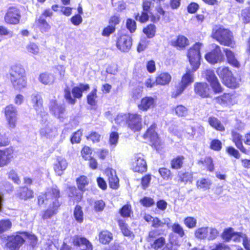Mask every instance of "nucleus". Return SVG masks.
Segmentation results:
<instances>
[{
	"label": "nucleus",
	"mask_w": 250,
	"mask_h": 250,
	"mask_svg": "<svg viewBox=\"0 0 250 250\" xmlns=\"http://www.w3.org/2000/svg\"><path fill=\"white\" fill-rule=\"evenodd\" d=\"M202 46V43L196 42L188 50L187 56L192 69H188L186 73L183 75L176 90L172 93L173 97L176 98L180 95L188 85L194 82V73L198 69L200 65V50Z\"/></svg>",
	"instance_id": "1"
},
{
	"label": "nucleus",
	"mask_w": 250,
	"mask_h": 250,
	"mask_svg": "<svg viewBox=\"0 0 250 250\" xmlns=\"http://www.w3.org/2000/svg\"><path fill=\"white\" fill-rule=\"evenodd\" d=\"M211 37L224 45L232 46L234 44L232 33L222 26H215L212 29Z\"/></svg>",
	"instance_id": "2"
},
{
	"label": "nucleus",
	"mask_w": 250,
	"mask_h": 250,
	"mask_svg": "<svg viewBox=\"0 0 250 250\" xmlns=\"http://www.w3.org/2000/svg\"><path fill=\"white\" fill-rule=\"evenodd\" d=\"M10 79L14 87L17 89H21L26 85L24 69L19 65L11 67L10 70Z\"/></svg>",
	"instance_id": "3"
},
{
	"label": "nucleus",
	"mask_w": 250,
	"mask_h": 250,
	"mask_svg": "<svg viewBox=\"0 0 250 250\" xmlns=\"http://www.w3.org/2000/svg\"><path fill=\"white\" fill-rule=\"evenodd\" d=\"M89 86L88 84L80 83L79 85L74 87L72 89V93L74 97L71 96L70 90L66 88L64 91V97L67 102L71 104H74L76 100L75 98L80 99L83 96V92L89 89Z\"/></svg>",
	"instance_id": "4"
},
{
	"label": "nucleus",
	"mask_w": 250,
	"mask_h": 250,
	"mask_svg": "<svg viewBox=\"0 0 250 250\" xmlns=\"http://www.w3.org/2000/svg\"><path fill=\"white\" fill-rule=\"evenodd\" d=\"M4 113L8 127L13 129L16 126L18 110L13 104H9L4 108Z\"/></svg>",
	"instance_id": "5"
},
{
	"label": "nucleus",
	"mask_w": 250,
	"mask_h": 250,
	"mask_svg": "<svg viewBox=\"0 0 250 250\" xmlns=\"http://www.w3.org/2000/svg\"><path fill=\"white\" fill-rule=\"evenodd\" d=\"M21 18L19 10L15 7H11L7 10L4 19L7 23L17 24L19 23Z\"/></svg>",
	"instance_id": "6"
},
{
	"label": "nucleus",
	"mask_w": 250,
	"mask_h": 250,
	"mask_svg": "<svg viewBox=\"0 0 250 250\" xmlns=\"http://www.w3.org/2000/svg\"><path fill=\"white\" fill-rule=\"evenodd\" d=\"M127 125L133 131L140 130L142 128L141 115L137 113L128 114Z\"/></svg>",
	"instance_id": "7"
},
{
	"label": "nucleus",
	"mask_w": 250,
	"mask_h": 250,
	"mask_svg": "<svg viewBox=\"0 0 250 250\" xmlns=\"http://www.w3.org/2000/svg\"><path fill=\"white\" fill-rule=\"evenodd\" d=\"M24 239L22 235H12L8 237V242L6 247L10 250H16L22 245Z\"/></svg>",
	"instance_id": "8"
},
{
	"label": "nucleus",
	"mask_w": 250,
	"mask_h": 250,
	"mask_svg": "<svg viewBox=\"0 0 250 250\" xmlns=\"http://www.w3.org/2000/svg\"><path fill=\"white\" fill-rule=\"evenodd\" d=\"M14 149L10 147L0 149V167H3L10 163L13 158Z\"/></svg>",
	"instance_id": "9"
},
{
	"label": "nucleus",
	"mask_w": 250,
	"mask_h": 250,
	"mask_svg": "<svg viewBox=\"0 0 250 250\" xmlns=\"http://www.w3.org/2000/svg\"><path fill=\"white\" fill-rule=\"evenodd\" d=\"M49 109L51 114L60 118L65 111V105L64 104L58 103L55 100H52L50 101Z\"/></svg>",
	"instance_id": "10"
},
{
	"label": "nucleus",
	"mask_w": 250,
	"mask_h": 250,
	"mask_svg": "<svg viewBox=\"0 0 250 250\" xmlns=\"http://www.w3.org/2000/svg\"><path fill=\"white\" fill-rule=\"evenodd\" d=\"M132 45L131 38L127 35H123L119 37L117 42V47L123 52H127Z\"/></svg>",
	"instance_id": "11"
},
{
	"label": "nucleus",
	"mask_w": 250,
	"mask_h": 250,
	"mask_svg": "<svg viewBox=\"0 0 250 250\" xmlns=\"http://www.w3.org/2000/svg\"><path fill=\"white\" fill-rule=\"evenodd\" d=\"M206 60L210 63H215L221 62L223 57L220 47L217 46L216 48L205 55Z\"/></svg>",
	"instance_id": "12"
},
{
	"label": "nucleus",
	"mask_w": 250,
	"mask_h": 250,
	"mask_svg": "<svg viewBox=\"0 0 250 250\" xmlns=\"http://www.w3.org/2000/svg\"><path fill=\"white\" fill-rule=\"evenodd\" d=\"M105 172L108 177L110 187L113 189H117L119 186V180L117 176L116 171L111 168H107L105 169Z\"/></svg>",
	"instance_id": "13"
},
{
	"label": "nucleus",
	"mask_w": 250,
	"mask_h": 250,
	"mask_svg": "<svg viewBox=\"0 0 250 250\" xmlns=\"http://www.w3.org/2000/svg\"><path fill=\"white\" fill-rule=\"evenodd\" d=\"M195 93L202 98L208 97L209 95L210 89L206 83H196L194 84Z\"/></svg>",
	"instance_id": "14"
},
{
	"label": "nucleus",
	"mask_w": 250,
	"mask_h": 250,
	"mask_svg": "<svg viewBox=\"0 0 250 250\" xmlns=\"http://www.w3.org/2000/svg\"><path fill=\"white\" fill-rule=\"evenodd\" d=\"M40 133L42 137L50 139L54 138L58 135L57 129L50 125L42 127Z\"/></svg>",
	"instance_id": "15"
},
{
	"label": "nucleus",
	"mask_w": 250,
	"mask_h": 250,
	"mask_svg": "<svg viewBox=\"0 0 250 250\" xmlns=\"http://www.w3.org/2000/svg\"><path fill=\"white\" fill-rule=\"evenodd\" d=\"M232 141L234 143L235 146L242 152L245 154H248V150L243 145L242 136L238 133L235 129H233L231 132Z\"/></svg>",
	"instance_id": "16"
},
{
	"label": "nucleus",
	"mask_w": 250,
	"mask_h": 250,
	"mask_svg": "<svg viewBox=\"0 0 250 250\" xmlns=\"http://www.w3.org/2000/svg\"><path fill=\"white\" fill-rule=\"evenodd\" d=\"M217 102L221 104L226 105H233L236 103V96L232 94L225 93L216 98Z\"/></svg>",
	"instance_id": "17"
},
{
	"label": "nucleus",
	"mask_w": 250,
	"mask_h": 250,
	"mask_svg": "<svg viewBox=\"0 0 250 250\" xmlns=\"http://www.w3.org/2000/svg\"><path fill=\"white\" fill-rule=\"evenodd\" d=\"M60 205L58 200L55 199L53 202L52 205H50L48 209L42 211V218L44 220L48 219L57 214Z\"/></svg>",
	"instance_id": "18"
},
{
	"label": "nucleus",
	"mask_w": 250,
	"mask_h": 250,
	"mask_svg": "<svg viewBox=\"0 0 250 250\" xmlns=\"http://www.w3.org/2000/svg\"><path fill=\"white\" fill-rule=\"evenodd\" d=\"M147 169L146 162L142 156H137L133 164V169L135 172H145Z\"/></svg>",
	"instance_id": "19"
},
{
	"label": "nucleus",
	"mask_w": 250,
	"mask_h": 250,
	"mask_svg": "<svg viewBox=\"0 0 250 250\" xmlns=\"http://www.w3.org/2000/svg\"><path fill=\"white\" fill-rule=\"evenodd\" d=\"M155 125H152L144 134L145 139H148L153 145H157L159 143V139L157 133L155 132Z\"/></svg>",
	"instance_id": "20"
},
{
	"label": "nucleus",
	"mask_w": 250,
	"mask_h": 250,
	"mask_svg": "<svg viewBox=\"0 0 250 250\" xmlns=\"http://www.w3.org/2000/svg\"><path fill=\"white\" fill-rule=\"evenodd\" d=\"M155 100L151 97H145L142 99L138 106L140 110L146 111L148 109L153 107Z\"/></svg>",
	"instance_id": "21"
},
{
	"label": "nucleus",
	"mask_w": 250,
	"mask_h": 250,
	"mask_svg": "<svg viewBox=\"0 0 250 250\" xmlns=\"http://www.w3.org/2000/svg\"><path fill=\"white\" fill-rule=\"evenodd\" d=\"M67 167L66 160L62 157L57 158V163L54 165V170L59 175H61L62 171L65 170Z\"/></svg>",
	"instance_id": "22"
},
{
	"label": "nucleus",
	"mask_w": 250,
	"mask_h": 250,
	"mask_svg": "<svg viewBox=\"0 0 250 250\" xmlns=\"http://www.w3.org/2000/svg\"><path fill=\"white\" fill-rule=\"evenodd\" d=\"M35 25L39 28L42 32H47L50 29V25L42 16L36 19Z\"/></svg>",
	"instance_id": "23"
},
{
	"label": "nucleus",
	"mask_w": 250,
	"mask_h": 250,
	"mask_svg": "<svg viewBox=\"0 0 250 250\" xmlns=\"http://www.w3.org/2000/svg\"><path fill=\"white\" fill-rule=\"evenodd\" d=\"M171 80V75L168 73H162L156 78L155 82L157 84L165 85L168 84Z\"/></svg>",
	"instance_id": "24"
},
{
	"label": "nucleus",
	"mask_w": 250,
	"mask_h": 250,
	"mask_svg": "<svg viewBox=\"0 0 250 250\" xmlns=\"http://www.w3.org/2000/svg\"><path fill=\"white\" fill-rule=\"evenodd\" d=\"M216 73L219 77L222 80L223 82L226 81L229 77L231 76V72L229 69L228 67L221 66L217 68Z\"/></svg>",
	"instance_id": "25"
},
{
	"label": "nucleus",
	"mask_w": 250,
	"mask_h": 250,
	"mask_svg": "<svg viewBox=\"0 0 250 250\" xmlns=\"http://www.w3.org/2000/svg\"><path fill=\"white\" fill-rule=\"evenodd\" d=\"M18 195L21 199L27 200L33 197V192L26 187H21L19 188Z\"/></svg>",
	"instance_id": "26"
},
{
	"label": "nucleus",
	"mask_w": 250,
	"mask_h": 250,
	"mask_svg": "<svg viewBox=\"0 0 250 250\" xmlns=\"http://www.w3.org/2000/svg\"><path fill=\"white\" fill-rule=\"evenodd\" d=\"M48 198L51 200L52 202L58 200L57 198L60 197V190L56 186H53L51 188L47 189L46 192Z\"/></svg>",
	"instance_id": "27"
},
{
	"label": "nucleus",
	"mask_w": 250,
	"mask_h": 250,
	"mask_svg": "<svg viewBox=\"0 0 250 250\" xmlns=\"http://www.w3.org/2000/svg\"><path fill=\"white\" fill-rule=\"evenodd\" d=\"M39 80L44 84H50L54 82L55 77L53 74L44 73L40 75Z\"/></svg>",
	"instance_id": "28"
},
{
	"label": "nucleus",
	"mask_w": 250,
	"mask_h": 250,
	"mask_svg": "<svg viewBox=\"0 0 250 250\" xmlns=\"http://www.w3.org/2000/svg\"><path fill=\"white\" fill-rule=\"evenodd\" d=\"M224 51L229 63L236 67H238L239 66V63L235 58L234 53L228 49H225Z\"/></svg>",
	"instance_id": "29"
},
{
	"label": "nucleus",
	"mask_w": 250,
	"mask_h": 250,
	"mask_svg": "<svg viewBox=\"0 0 250 250\" xmlns=\"http://www.w3.org/2000/svg\"><path fill=\"white\" fill-rule=\"evenodd\" d=\"M31 101L34 107L37 111L41 109L42 101L41 96L39 94H33L31 97Z\"/></svg>",
	"instance_id": "30"
},
{
	"label": "nucleus",
	"mask_w": 250,
	"mask_h": 250,
	"mask_svg": "<svg viewBox=\"0 0 250 250\" xmlns=\"http://www.w3.org/2000/svg\"><path fill=\"white\" fill-rule=\"evenodd\" d=\"M99 240L101 243L104 244L109 243L112 239V234L107 230L101 232L99 235Z\"/></svg>",
	"instance_id": "31"
},
{
	"label": "nucleus",
	"mask_w": 250,
	"mask_h": 250,
	"mask_svg": "<svg viewBox=\"0 0 250 250\" xmlns=\"http://www.w3.org/2000/svg\"><path fill=\"white\" fill-rule=\"evenodd\" d=\"M208 121L209 125L215 129L220 131L225 130V127L216 118L210 117Z\"/></svg>",
	"instance_id": "32"
},
{
	"label": "nucleus",
	"mask_w": 250,
	"mask_h": 250,
	"mask_svg": "<svg viewBox=\"0 0 250 250\" xmlns=\"http://www.w3.org/2000/svg\"><path fill=\"white\" fill-rule=\"evenodd\" d=\"M73 243L75 246H84L86 249H88L89 245L92 247L91 244L86 239L78 236H75L73 237Z\"/></svg>",
	"instance_id": "33"
},
{
	"label": "nucleus",
	"mask_w": 250,
	"mask_h": 250,
	"mask_svg": "<svg viewBox=\"0 0 250 250\" xmlns=\"http://www.w3.org/2000/svg\"><path fill=\"white\" fill-rule=\"evenodd\" d=\"M188 40L183 36H179L175 41L172 42V44L174 46L181 48L185 47L188 44Z\"/></svg>",
	"instance_id": "34"
},
{
	"label": "nucleus",
	"mask_w": 250,
	"mask_h": 250,
	"mask_svg": "<svg viewBox=\"0 0 250 250\" xmlns=\"http://www.w3.org/2000/svg\"><path fill=\"white\" fill-rule=\"evenodd\" d=\"M74 217L76 221L79 223H82L83 220V212L82 208L80 206H76L73 211Z\"/></svg>",
	"instance_id": "35"
},
{
	"label": "nucleus",
	"mask_w": 250,
	"mask_h": 250,
	"mask_svg": "<svg viewBox=\"0 0 250 250\" xmlns=\"http://www.w3.org/2000/svg\"><path fill=\"white\" fill-rule=\"evenodd\" d=\"M195 237L200 239H208V227H201L196 229L194 232Z\"/></svg>",
	"instance_id": "36"
},
{
	"label": "nucleus",
	"mask_w": 250,
	"mask_h": 250,
	"mask_svg": "<svg viewBox=\"0 0 250 250\" xmlns=\"http://www.w3.org/2000/svg\"><path fill=\"white\" fill-rule=\"evenodd\" d=\"M26 50L27 53L38 55L40 53V48L39 46L34 42H30L26 46Z\"/></svg>",
	"instance_id": "37"
},
{
	"label": "nucleus",
	"mask_w": 250,
	"mask_h": 250,
	"mask_svg": "<svg viewBox=\"0 0 250 250\" xmlns=\"http://www.w3.org/2000/svg\"><path fill=\"white\" fill-rule=\"evenodd\" d=\"M198 164L199 165H204L209 171H213L214 170L213 160L210 157H207L204 160L199 161Z\"/></svg>",
	"instance_id": "38"
},
{
	"label": "nucleus",
	"mask_w": 250,
	"mask_h": 250,
	"mask_svg": "<svg viewBox=\"0 0 250 250\" xmlns=\"http://www.w3.org/2000/svg\"><path fill=\"white\" fill-rule=\"evenodd\" d=\"M211 185V182L210 180L207 179L203 178L197 182V188L203 189L204 190L209 189Z\"/></svg>",
	"instance_id": "39"
},
{
	"label": "nucleus",
	"mask_w": 250,
	"mask_h": 250,
	"mask_svg": "<svg viewBox=\"0 0 250 250\" xmlns=\"http://www.w3.org/2000/svg\"><path fill=\"white\" fill-rule=\"evenodd\" d=\"M183 156H177L171 162V167L174 169H179L182 166L184 160Z\"/></svg>",
	"instance_id": "40"
},
{
	"label": "nucleus",
	"mask_w": 250,
	"mask_h": 250,
	"mask_svg": "<svg viewBox=\"0 0 250 250\" xmlns=\"http://www.w3.org/2000/svg\"><path fill=\"white\" fill-rule=\"evenodd\" d=\"M184 223L188 229H193L196 227L197 220L193 217H187L185 218Z\"/></svg>",
	"instance_id": "41"
},
{
	"label": "nucleus",
	"mask_w": 250,
	"mask_h": 250,
	"mask_svg": "<svg viewBox=\"0 0 250 250\" xmlns=\"http://www.w3.org/2000/svg\"><path fill=\"white\" fill-rule=\"evenodd\" d=\"M231 240L236 242H240L242 241L243 245L244 242H247L248 241L247 237L245 234L242 233H236L234 231H233Z\"/></svg>",
	"instance_id": "42"
},
{
	"label": "nucleus",
	"mask_w": 250,
	"mask_h": 250,
	"mask_svg": "<svg viewBox=\"0 0 250 250\" xmlns=\"http://www.w3.org/2000/svg\"><path fill=\"white\" fill-rule=\"evenodd\" d=\"M173 232L177 234L180 237H183L185 233L183 227L178 223H174L171 226Z\"/></svg>",
	"instance_id": "43"
},
{
	"label": "nucleus",
	"mask_w": 250,
	"mask_h": 250,
	"mask_svg": "<svg viewBox=\"0 0 250 250\" xmlns=\"http://www.w3.org/2000/svg\"><path fill=\"white\" fill-rule=\"evenodd\" d=\"M223 83L228 87L231 88H236L238 85V82L236 79L232 76V74H231V76L229 77V79L226 80Z\"/></svg>",
	"instance_id": "44"
},
{
	"label": "nucleus",
	"mask_w": 250,
	"mask_h": 250,
	"mask_svg": "<svg viewBox=\"0 0 250 250\" xmlns=\"http://www.w3.org/2000/svg\"><path fill=\"white\" fill-rule=\"evenodd\" d=\"M156 27L154 24H150L143 30L144 33L148 38H152L155 33Z\"/></svg>",
	"instance_id": "45"
},
{
	"label": "nucleus",
	"mask_w": 250,
	"mask_h": 250,
	"mask_svg": "<svg viewBox=\"0 0 250 250\" xmlns=\"http://www.w3.org/2000/svg\"><path fill=\"white\" fill-rule=\"evenodd\" d=\"M128 118V114H120L118 115L115 119L116 123L120 125H124L127 124Z\"/></svg>",
	"instance_id": "46"
},
{
	"label": "nucleus",
	"mask_w": 250,
	"mask_h": 250,
	"mask_svg": "<svg viewBox=\"0 0 250 250\" xmlns=\"http://www.w3.org/2000/svg\"><path fill=\"white\" fill-rule=\"evenodd\" d=\"M165 242V239L161 237L155 240L153 243L151 244V246L154 250H158L164 246Z\"/></svg>",
	"instance_id": "47"
},
{
	"label": "nucleus",
	"mask_w": 250,
	"mask_h": 250,
	"mask_svg": "<svg viewBox=\"0 0 250 250\" xmlns=\"http://www.w3.org/2000/svg\"><path fill=\"white\" fill-rule=\"evenodd\" d=\"M77 183L78 188L82 190L85 188V187L87 185L88 182L87 177L84 176H82L77 180Z\"/></svg>",
	"instance_id": "48"
},
{
	"label": "nucleus",
	"mask_w": 250,
	"mask_h": 250,
	"mask_svg": "<svg viewBox=\"0 0 250 250\" xmlns=\"http://www.w3.org/2000/svg\"><path fill=\"white\" fill-rule=\"evenodd\" d=\"M120 212L121 215L124 217H128L130 216L131 213H132L131 206L125 205L124 206L120 209Z\"/></svg>",
	"instance_id": "49"
},
{
	"label": "nucleus",
	"mask_w": 250,
	"mask_h": 250,
	"mask_svg": "<svg viewBox=\"0 0 250 250\" xmlns=\"http://www.w3.org/2000/svg\"><path fill=\"white\" fill-rule=\"evenodd\" d=\"M97 98L96 90H92L87 96V103L91 105H95L96 103Z\"/></svg>",
	"instance_id": "50"
},
{
	"label": "nucleus",
	"mask_w": 250,
	"mask_h": 250,
	"mask_svg": "<svg viewBox=\"0 0 250 250\" xmlns=\"http://www.w3.org/2000/svg\"><path fill=\"white\" fill-rule=\"evenodd\" d=\"M175 113L179 117H184L188 115V111L186 107L180 105L175 108Z\"/></svg>",
	"instance_id": "51"
},
{
	"label": "nucleus",
	"mask_w": 250,
	"mask_h": 250,
	"mask_svg": "<svg viewBox=\"0 0 250 250\" xmlns=\"http://www.w3.org/2000/svg\"><path fill=\"white\" fill-rule=\"evenodd\" d=\"M219 235V231L214 228L208 227V239L212 240L215 239Z\"/></svg>",
	"instance_id": "52"
},
{
	"label": "nucleus",
	"mask_w": 250,
	"mask_h": 250,
	"mask_svg": "<svg viewBox=\"0 0 250 250\" xmlns=\"http://www.w3.org/2000/svg\"><path fill=\"white\" fill-rule=\"evenodd\" d=\"M233 230L231 228L225 229L222 234V238L226 241H229L232 239Z\"/></svg>",
	"instance_id": "53"
},
{
	"label": "nucleus",
	"mask_w": 250,
	"mask_h": 250,
	"mask_svg": "<svg viewBox=\"0 0 250 250\" xmlns=\"http://www.w3.org/2000/svg\"><path fill=\"white\" fill-rule=\"evenodd\" d=\"M119 139L118 133L115 131H112L109 136V144L111 146L115 147L118 143Z\"/></svg>",
	"instance_id": "54"
},
{
	"label": "nucleus",
	"mask_w": 250,
	"mask_h": 250,
	"mask_svg": "<svg viewBox=\"0 0 250 250\" xmlns=\"http://www.w3.org/2000/svg\"><path fill=\"white\" fill-rule=\"evenodd\" d=\"M210 148L215 151H220L222 148V143L217 139L213 140L210 144Z\"/></svg>",
	"instance_id": "55"
},
{
	"label": "nucleus",
	"mask_w": 250,
	"mask_h": 250,
	"mask_svg": "<svg viewBox=\"0 0 250 250\" xmlns=\"http://www.w3.org/2000/svg\"><path fill=\"white\" fill-rule=\"evenodd\" d=\"M148 13L150 14V13L142 11L141 16L139 15V14H137L135 16V19L141 22H145L148 20Z\"/></svg>",
	"instance_id": "56"
},
{
	"label": "nucleus",
	"mask_w": 250,
	"mask_h": 250,
	"mask_svg": "<svg viewBox=\"0 0 250 250\" xmlns=\"http://www.w3.org/2000/svg\"><path fill=\"white\" fill-rule=\"evenodd\" d=\"M115 28L114 25L110 24L103 29L102 35L103 36L108 37L111 34L113 33L115 31Z\"/></svg>",
	"instance_id": "57"
},
{
	"label": "nucleus",
	"mask_w": 250,
	"mask_h": 250,
	"mask_svg": "<svg viewBox=\"0 0 250 250\" xmlns=\"http://www.w3.org/2000/svg\"><path fill=\"white\" fill-rule=\"evenodd\" d=\"M148 44V41L146 38L144 37L142 38L137 47L138 52L144 51L147 46Z\"/></svg>",
	"instance_id": "58"
},
{
	"label": "nucleus",
	"mask_w": 250,
	"mask_h": 250,
	"mask_svg": "<svg viewBox=\"0 0 250 250\" xmlns=\"http://www.w3.org/2000/svg\"><path fill=\"white\" fill-rule=\"evenodd\" d=\"M81 154L83 157L86 160L91 157L92 150L90 147L84 146L82 150Z\"/></svg>",
	"instance_id": "59"
},
{
	"label": "nucleus",
	"mask_w": 250,
	"mask_h": 250,
	"mask_svg": "<svg viewBox=\"0 0 250 250\" xmlns=\"http://www.w3.org/2000/svg\"><path fill=\"white\" fill-rule=\"evenodd\" d=\"M179 176L181 182L185 183H187L188 181L191 182L192 179V174L189 172L181 173Z\"/></svg>",
	"instance_id": "60"
},
{
	"label": "nucleus",
	"mask_w": 250,
	"mask_h": 250,
	"mask_svg": "<svg viewBox=\"0 0 250 250\" xmlns=\"http://www.w3.org/2000/svg\"><path fill=\"white\" fill-rule=\"evenodd\" d=\"M242 20L245 23L250 21V7L244 9L241 13Z\"/></svg>",
	"instance_id": "61"
},
{
	"label": "nucleus",
	"mask_w": 250,
	"mask_h": 250,
	"mask_svg": "<svg viewBox=\"0 0 250 250\" xmlns=\"http://www.w3.org/2000/svg\"><path fill=\"white\" fill-rule=\"evenodd\" d=\"M126 25L131 33L134 32L136 29V22L132 19H128L126 20Z\"/></svg>",
	"instance_id": "62"
},
{
	"label": "nucleus",
	"mask_w": 250,
	"mask_h": 250,
	"mask_svg": "<svg viewBox=\"0 0 250 250\" xmlns=\"http://www.w3.org/2000/svg\"><path fill=\"white\" fill-rule=\"evenodd\" d=\"M161 176L165 180H168L171 175L170 171L166 168H161L159 169Z\"/></svg>",
	"instance_id": "63"
},
{
	"label": "nucleus",
	"mask_w": 250,
	"mask_h": 250,
	"mask_svg": "<svg viewBox=\"0 0 250 250\" xmlns=\"http://www.w3.org/2000/svg\"><path fill=\"white\" fill-rule=\"evenodd\" d=\"M226 151L229 155L234 157L235 158L239 159L240 157L238 151L232 146L228 147Z\"/></svg>",
	"instance_id": "64"
}]
</instances>
